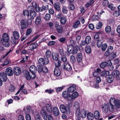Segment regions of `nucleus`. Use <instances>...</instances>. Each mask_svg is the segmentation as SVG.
<instances>
[{"instance_id":"1","label":"nucleus","mask_w":120,"mask_h":120,"mask_svg":"<svg viewBox=\"0 0 120 120\" xmlns=\"http://www.w3.org/2000/svg\"><path fill=\"white\" fill-rule=\"evenodd\" d=\"M60 109L61 112L64 113L69 114L70 112V109L69 105H65L61 104L60 105Z\"/></svg>"},{"instance_id":"2","label":"nucleus","mask_w":120,"mask_h":120,"mask_svg":"<svg viewBox=\"0 0 120 120\" xmlns=\"http://www.w3.org/2000/svg\"><path fill=\"white\" fill-rule=\"evenodd\" d=\"M67 51L70 54H74L77 52V49L76 48L74 47L73 45H69L68 46Z\"/></svg>"},{"instance_id":"3","label":"nucleus","mask_w":120,"mask_h":120,"mask_svg":"<svg viewBox=\"0 0 120 120\" xmlns=\"http://www.w3.org/2000/svg\"><path fill=\"white\" fill-rule=\"evenodd\" d=\"M41 110H44L48 113H51L52 111V107L50 104H47L42 107Z\"/></svg>"},{"instance_id":"4","label":"nucleus","mask_w":120,"mask_h":120,"mask_svg":"<svg viewBox=\"0 0 120 120\" xmlns=\"http://www.w3.org/2000/svg\"><path fill=\"white\" fill-rule=\"evenodd\" d=\"M25 76L26 79L29 80L31 79H34L36 78L35 75H33L32 74H30V72L26 71L25 72Z\"/></svg>"},{"instance_id":"5","label":"nucleus","mask_w":120,"mask_h":120,"mask_svg":"<svg viewBox=\"0 0 120 120\" xmlns=\"http://www.w3.org/2000/svg\"><path fill=\"white\" fill-rule=\"evenodd\" d=\"M108 107L109 111L110 112H115L116 110L119 108V107L120 106V104L119 106H117V107L116 106H112V105L108 103Z\"/></svg>"},{"instance_id":"6","label":"nucleus","mask_w":120,"mask_h":120,"mask_svg":"<svg viewBox=\"0 0 120 120\" xmlns=\"http://www.w3.org/2000/svg\"><path fill=\"white\" fill-rule=\"evenodd\" d=\"M71 95L67 91H64L62 93V96L64 98H66L68 101H71Z\"/></svg>"},{"instance_id":"7","label":"nucleus","mask_w":120,"mask_h":120,"mask_svg":"<svg viewBox=\"0 0 120 120\" xmlns=\"http://www.w3.org/2000/svg\"><path fill=\"white\" fill-rule=\"evenodd\" d=\"M46 60V61L45 62L44 59L42 58H41L38 60V63L39 64H40L41 65L45 64H46L49 63V60L47 59Z\"/></svg>"},{"instance_id":"8","label":"nucleus","mask_w":120,"mask_h":120,"mask_svg":"<svg viewBox=\"0 0 120 120\" xmlns=\"http://www.w3.org/2000/svg\"><path fill=\"white\" fill-rule=\"evenodd\" d=\"M53 115L55 116H58L60 115V111L58 108L56 107L53 108L52 110Z\"/></svg>"},{"instance_id":"9","label":"nucleus","mask_w":120,"mask_h":120,"mask_svg":"<svg viewBox=\"0 0 120 120\" xmlns=\"http://www.w3.org/2000/svg\"><path fill=\"white\" fill-rule=\"evenodd\" d=\"M2 40L3 41L7 42L9 41V36L6 33H3L2 35Z\"/></svg>"},{"instance_id":"10","label":"nucleus","mask_w":120,"mask_h":120,"mask_svg":"<svg viewBox=\"0 0 120 120\" xmlns=\"http://www.w3.org/2000/svg\"><path fill=\"white\" fill-rule=\"evenodd\" d=\"M6 74L8 76H11L13 75V72L12 68H7L6 70Z\"/></svg>"},{"instance_id":"11","label":"nucleus","mask_w":120,"mask_h":120,"mask_svg":"<svg viewBox=\"0 0 120 120\" xmlns=\"http://www.w3.org/2000/svg\"><path fill=\"white\" fill-rule=\"evenodd\" d=\"M40 113L44 119L46 120L48 119V116L46 112L44 110H41L40 111Z\"/></svg>"},{"instance_id":"12","label":"nucleus","mask_w":120,"mask_h":120,"mask_svg":"<svg viewBox=\"0 0 120 120\" xmlns=\"http://www.w3.org/2000/svg\"><path fill=\"white\" fill-rule=\"evenodd\" d=\"M30 71L31 74L35 75V73L37 71V68L35 66L33 65L30 66Z\"/></svg>"},{"instance_id":"13","label":"nucleus","mask_w":120,"mask_h":120,"mask_svg":"<svg viewBox=\"0 0 120 120\" xmlns=\"http://www.w3.org/2000/svg\"><path fill=\"white\" fill-rule=\"evenodd\" d=\"M76 85L74 84H72L70 85L68 88V92L72 93L74 92L76 89Z\"/></svg>"},{"instance_id":"14","label":"nucleus","mask_w":120,"mask_h":120,"mask_svg":"<svg viewBox=\"0 0 120 120\" xmlns=\"http://www.w3.org/2000/svg\"><path fill=\"white\" fill-rule=\"evenodd\" d=\"M21 72L20 69L18 67H15L14 69V74L16 75H19Z\"/></svg>"},{"instance_id":"15","label":"nucleus","mask_w":120,"mask_h":120,"mask_svg":"<svg viewBox=\"0 0 120 120\" xmlns=\"http://www.w3.org/2000/svg\"><path fill=\"white\" fill-rule=\"evenodd\" d=\"M7 75L6 73L4 72H1L0 74V78L3 79V80L4 81H6L7 79Z\"/></svg>"},{"instance_id":"16","label":"nucleus","mask_w":120,"mask_h":120,"mask_svg":"<svg viewBox=\"0 0 120 120\" xmlns=\"http://www.w3.org/2000/svg\"><path fill=\"white\" fill-rule=\"evenodd\" d=\"M76 113L77 115V120H81V118H82V115L81 113H80V110L78 109L76 111Z\"/></svg>"},{"instance_id":"17","label":"nucleus","mask_w":120,"mask_h":120,"mask_svg":"<svg viewBox=\"0 0 120 120\" xmlns=\"http://www.w3.org/2000/svg\"><path fill=\"white\" fill-rule=\"evenodd\" d=\"M26 21L25 20H23L20 22V26L21 29H23L25 28L26 27Z\"/></svg>"},{"instance_id":"18","label":"nucleus","mask_w":120,"mask_h":120,"mask_svg":"<svg viewBox=\"0 0 120 120\" xmlns=\"http://www.w3.org/2000/svg\"><path fill=\"white\" fill-rule=\"evenodd\" d=\"M101 72V69L99 68H98L94 73L93 75L94 77L98 76Z\"/></svg>"},{"instance_id":"19","label":"nucleus","mask_w":120,"mask_h":120,"mask_svg":"<svg viewBox=\"0 0 120 120\" xmlns=\"http://www.w3.org/2000/svg\"><path fill=\"white\" fill-rule=\"evenodd\" d=\"M91 38L89 36H87L84 42H83V45H85V44H88L91 41Z\"/></svg>"},{"instance_id":"20","label":"nucleus","mask_w":120,"mask_h":120,"mask_svg":"<svg viewBox=\"0 0 120 120\" xmlns=\"http://www.w3.org/2000/svg\"><path fill=\"white\" fill-rule=\"evenodd\" d=\"M13 38L16 39H18L20 37L19 34L17 31H14L13 32Z\"/></svg>"},{"instance_id":"21","label":"nucleus","mask_w":120,"mask_h":120,"mask_svg":"<svg viewBox=\"0 0 120 120\" xmlns=\"http://www.w3.org/2000/svg\"><path fill=\"white\" fill-rule=\"evenodd\" d=\"M46 60L47 59H49V58H50L51 56V52L49 50H48L46 51L45 53Z\"/></svg>"},{"instance_id":"22","label":"nucleus","mask_w":120,"mask_h":120,"mask_svg":"<svg viewBox=\"0 0 120 120\" xmlns=\"http://www.w3.org/2000/svg\"><path fill=\"white\" fill-rule=\"evenodd\" d=\"M64 66L65 68L67 71H70L72 70V67L69 64H64Z\"/></svg>"},{"instance_id":"23","label":"nucleus","mask_w":120,"mask_h":120,"mask_svg":"<svg viewBox=\"0 0 120 120\" xmlns=\"http://www.w3.org/2000/svg\"><path fill=\"white\" fill-rule=\"evenodd\" d=\"M37 46V44L36 42L34 43L29 46V49L32 50L35 49Z\"/></svg>"},{"instance_id":"24","label":"nucleus","mask_w":120,"mask_h":120,"mask_svg":"<svg viewBox=\"0 0 120 120\" xmlns=\"http://www.w3.org/2000/svg\"><path fill=\"white\" fill-rule=\"evenodd\" d=\"M82 54L80 53H79L77 54V61L79 63H80L82 60Z\"/></svg>"},{"instance_id":"25","label":"nucleus","mask_w":120,"mask_h":120,"mask_svg":"<svg viewBox=\"0 0 120 120\" xmlns=\"http://www.w3.org/2000/svg\"><path fill=\"white\" fill-rule=\"evenodd\" d=\"M78 96V93L77 92H75L72 93L71 95V101L72 99H75Z\"/></svg>"},{"instance_id":"26","label":"nucleus","mask_w":120,"mask_h":120,"mask_svg":"<svg viewBox=\"0 0 120 120\" xmlns=\"http://www.w3.org/2000/svg\"><path fill=\"white\" fill-rule=\"evenodd\" d=\"M85 50L86 52L88 54L90 53L91 52V48L89 45H88L85 46Z\"/></svg>"},{"instance_id":"27","label":"nucleus","mask_w":120,"mask_h":120,"mask_svg":"<svg viewBox=\"0 0 120 120\" xmlns=\"http://www.w3.org/2000/svg\"><path fill=\"white\" fill-rule=\"evenodd\" d=\"M60 69L58 68H55V69L54 71V73L56 76H59L60 75Z\"/></svg>"},{"instance_id":"28","label":"nucleus","mask_w":120,"mask_h":120,"mask_svg":"<svg viewBox=\"0 0 120 120\" xmlns=\"http://www.w3.org/2000/svg\"><path fill=\"white\" fill-rule=\"evenodd\" d=\"M108 104L106 105L104 104V106L102 107V110L105 113H107L109 111Z\"/></svg>"},{"instance_id":"29","label":"nucleus","mask_w":120,"mask_h":120,"mask_svg":"<svg viewBox=\"0 0 120 120\" xmlns=\"http://www.w3.org/2000/svg\"><path fill=\"white\" fill-rule=\"evenodd\" d=\"M94 117L96 119H98L100 116V114L98 111L96 110L94 113Z\"/></svg>"},{"instance_id":"30","label":"nucleus","mask_w":120,"mask_h":120,"mask_svg":"<svg viewBox=\"0 0 120 120\" xmlns=\"http://www.w3.org/2000/svg\"><path fill=\"white\" fill-rule=\"evenodd\" d=\"M87 117L88 120H93L94 117L93 114L91 112H89L87 115Z\"/></svg>"},{"instance_id":"31","label":"nucleus","mask_w":120,"mask_h":120,"mask_svg":"<svg viewBox=\"0 0 120 120\" xmlns=\"http://www.w3.org/2000/svg\"><path fill=\"white\" fill-rule=\"evenodd\" d=\"M109 61L108 62H103L101 63L100 64V67L102 68L108 66L109 64Z\"/></svg>"},{"instance_id":"32","label":"nucleus","mask_w":120,"mask_h":120,"mask_svg":"<svg viewBox=\"0 0 120 120\" xmlns=\"http://www.w3.org/2000/svg\"><path fill=\"white\" fill-rule=\"evenodd\" d=\"M114 76H112L111 74L108 76V82L109 83L112 82L114 79Z\"/></svg>"},{"instance_id":"33","label":"nucleus","mask_w":120,"mask_h":120,"mask_svg":"<svg viewBox=\"0 0 120 120\" xmlns=\"http://www.w3.org/2000/svg\"><path fill=\"white\" fill-rule=\"evenodd\" d=\"M40 11H42L49 8V6L47 4L46 5L45 4V5H43L42 7H40Z\"/></svg>"},{"instance_id":"34","label":"nucleus","mask_w":120,"mask_h":120,"mask_svg":"<svg viewBox=\"0 0 120 120\" xmlns=\"http://www.w3.org/2000/svg\"><path fill=\"white\" fill-rule=\"evenodd\" d=\"M109 74V72L108 71H104L102 72L101 71V75L103 76H106L108 75Z\"/></svg>"},{"instance_id":"35","label":"nucleus","mask_w":120,"mask_h":120,"mask_svg":"<svg viewBox=\"0 0 120 120\" xmlns=\"http://www.w3.org/2000/svg\"><path fill=\"white\" fill-rule=\"evenodd\" d=\"M20 92L21 94H25L26 93L27 91L25 89H19V90L15 94V95H16L18 94Z\"/></svg>"},{"instance_id":"36","label":"nucleus","mask_w":120,"mask_h":120,"mask_svg":"<svg viewBox=\"0 0 120 120\" xmlns=\"http://www.w3.org/2000/svg\"><path fill=\"white\" fill-rule=\"evenodd\" d=\"M31 109V108L30 107H25L23 109L26 114H28L30 113Z\"/></svg>"},{"instance_id":"37","label":"nucleus","mask_w":120,"mask_h":120,"mask_svg":"<svg viewBox=\"0 0 120 120\" xmlns=\"http://www.w3.org/2000/svg\"><path fill=\"white\" fill-rule=\"evenodd\" d=\"M94 2L93 0H91L88 2L85 5V7L87 8L90 6L91 5L93 4Z\"/></svg>"},{"instance_id":"38","label":"nucleus","mask_w":120,"mask_h":120,"mask_svg":"<svg viewBox=\"0 0 120 120\" xmlns=\"http://www.w3.org/2000/svg\"><path fill=\"white\" fill-rule=\"evenodd\" d=\"M119 73V71L117 70L113 71L111 73V75L114 76V77L117 76V75Z\"/></svg>"},{"instance_id":"39","label":"nucleus","mask_w":120,"mask_h":120,"mask_svg":"<svg viewBox=\"0 0 120 120\" xmlns=\"http://www.w3.org/2000/svg\"><path fill=\"white\" fill-rule=\"evenodd\" d=\"M59 3H54V7L55 9L56 10L59 11L60 9Z\"/></svg>"},{"instance_id":"40","label":"nucleus","mask_w":120,"mask_h":120,"mask_svg":"<svg viewBox=\"0 0 120 120\" xmlns=\"http://www.w3.org/2000/svg\"><path fill=\"white\" fill-rule=\"evenodd\" d=\"M102 23L101 22H99L98 23H97L96 25V28L97 29H100L102 26Z\"/></svg>"},{"instance_id":"41","label":"nucleus","mask_w":120,"mask_h":120,"mask_svg":"<svg viewBox=\"0 0 120 120\" xmlns=\"http://www.w3.org/2000/svg\"><path fill=\"white\" fill-rule=\"evenodd\" d=\"M32 4L33 7H32V6H30L29 7H28L29 9H34V7L35 8V7H36V6H38L37 5V4L35 2H33L32 3Z\"/></svg>"},{"instance_id":"42","label":"nucleus","mask_w":120,"mask_h":120,"mask_svg":"<svg viewBox=\"0 0 120 120\" xmlns=\"http://www.w3.org/2000/svg\"><path fill=\"white\" fill-rule=\"evenodd\" d=\"M52 56L54 60L57 61L58 60L59 56L56 54H52Z\"/></svg>"},{"instance_id":"43","label":"nucleus","mask_w":120,"mask_h":120,"mask_svg":"<svg viewBox=\"0 0 120 120\" xmlns=\"http://www.w3.org/2000/svg\"><path fill=\"white\" fill-rule=\"evenodd\" d=\"M38 71L39 73H42V69L43 67L39 65H38L37 66Z\"/></svg>"},{"instance_id":"44","label":"nucleus","mask_w":120,"mask_h":120,"mask_svg":"<svg viewBox=\"0 0 120 120\" xmlns=\"http://www.w3.org/2000/svg\"><path fill=\"white\" fill-rule=\"evenodd\" d=\"M66 21V18L64 17L61 18L60 20V22L61 24H64L65 23Z\"/></svg>"},{"instance_id":"45","label":"nucleus","mask_w":120,"mask_h":120,"mask_svg":"<svg viewBox=\"0 0 120 120\" xmlns=\"http://www.w3.org/2000/svg\"><path fill=\"white\" fill-rule=\"evenodd\" d=\"M92 21L98 20L99 19V17L98 15H93L92 17Z\"/></svg>"},{"instance_id":"46","label":"nucleus","mask_w":120,"mask_h":120,"mask_svg":"<svg viewBox=\"0 0 120 120\" xmlns=\"http://www.w3.org/2000/svg\"><path fill=\"white\" fill-rule=\"evenodd\" d=\"M56 30L59 33H61L63 31V27L61 26H60L58 28H56Z\"/></svg>"},{"instance_id":"47","label":"nucleus","mask_w":120,"mask_h":120,"mask_svg":"<svg viewBox=\"0 0 120 120\" xmlns=\"http://www.w3.org/2000/svg\"><path fill=\"white\" fill-rule=\"evenodd\" d=\"M41 18L39 16H37L35 21L36 24H39L41 22Z\"/></svg>"},{"instance_id":"48","label":"nucleus","mask_w":120,"mask_h":120,"mask_svg":"<svg viewBox=\"0 0 120 120\" xmlns=\"http://www.w3.org/2000/svg\"><path fill=\"white\" fill-rule=\"evenodd\" d=\"M97 46L98 48L100 47L102 45V42L101 41L99 40L97 41Z\"/></svg>"},{"instance_id":"49","label":"nucleus","mask_w":120,"mask_h":120,"mask_svg":"<svg viewBox=\"0 0 120 120\" xmlns=\"http://www.w3.org/2000/svg\"><path fill=\"white\" fill-rule=\"evenodd\" d=\"M111 27L109 26H107L105 29V31L107 33H109L111 31Z\"/></svg>"},{"instance_id":"50","label":"nucleus","mask_w":120,"mask_h":120,"mask_svg":"<svg viewBox=\"0 0 120 120\" xmlns=\"http://www.w3.org/2000/svg\"><path fill=\"white\" fill-rule=\"evenodd\" d=\"M64 52L63 49H59V56H60V55L61 56L64 55Z\"/></svg>"},{"instance_id":"51","label":"nucleus","mask_w":120,"mask_h":120,"mask_svg":"<svg viewBox=\"0 0 120 120\" xmlns=\"http://www.w3.org/2000/svg\"><path fill=\"white\" fill-rule=\"evenodd\" d=\"M80 23V22L79 21H77L74 24L73 26V27L75 28H76L78 27Z\"/></svg>"},{"instance_id":"52","label":"nucleus","mask_w":120,"mask_h":120,"mask_svg":"<svg viewBox=\"0 0 120 120\" xmlns=\"http://www.w3.org/2000/svg\"><path fill=\"white\" fill-rule=\"evenodd\" d=\"M107 48V45L106 44H103L102 46L101 49L103 51H105Z\"/></svg>"},{"instance_id":"53","label":"nucleus","mask_w":120,"mask_h":120,"mask_svg":"<svg viewBox=\"0 0 120 120\" xmlns=\"http://www.w3.org/2000/svg\"><path fill=\"white\" fill-rule=\"evenodd\" d=\"M18 39H16L13 37H11V42L12 44H15L16 43V41Z\"/></svg>"},{"instance_id":"54","label":"nucleus","mask_w":120,"mask_h":120,"mask_svg":"<svg viewBox=\"0 0 120 120\" xmlns=\"http://www.w3.org/2000/svg\"><path fill=\"white\" fill-rule=\"evenodd\" d=\"M42 71V73L43 72L44 73H46L48 72V70L46 67L44 66L43 67Z\"/></svg>"},{"instance_id":"55","label":"nucleus","mask_w":120,"mask_h":120,"mask_svg":"<svg viewBox=\"0 0 120 120\" xmlns=\"http://www.w3.org/2000/svg\"><path fill=\"white\" fill-rule=\"evenodd\" d=\"M59 58H61V60L64 62H66L67 61L66 57L64 55L62 56H60Z\"/></svg>"},{"instance_id":"56","label":"nucleus","mask_w":120,"mask_h":120,"mask_svg":"<svg viewBox=\"0 0 120 120\" xmlns=\"http://www.w3.org/2000/svg\"><path fill=\"white\" fill-rule=\"evenodd\" d=\"M2 44L3 46L7 47H9L10 45V44L8 43V42H5L3 41L2 42Z\"/></svg>"},{"instance_id":"57","label":"nucleus","mask_w":120,"mask_h":120,"mask_svg":"<svg viewBox=\"0 0 120 120\" xmlns=\"http://www.w3.org/2000/svg\"><path fill=\"white\" fill-rule=\"evenodd\" d=\"M108 7L111 9L112 10H114L115 8V7L112 4H110L108 6Z\"/></svg>"},{"instance_id":"58","label":"nucleus","mask_w":120,"mask_h":120,"mask_svg":"<svg viewBox=\"0 0 120 120\" xmlns=\"http://www.w3.org/2000/svg\"><path fill=\"white\" fill-rule=\"evenodd\" d=\"M83 114H84V115H83V118H85L86 115L88 114L89 112L87 110H85L84 111L83 110Z\"/></svg>"},{"instance_id":"59","label":"nucleus","mask_w":120,"mask_h":120,"mask_svg":"<svg viewBox=\"0 0 120 120\" xmlns=\"http://www.w3.org/2000/svg\"><path fill=\"white\" fill-rule=\"evenodd\" d=\"M112 64L110 62L109 64V65H108V67L109 70L110 71L112 70L114 68V67L112 65Z\"/></svg>"},{"instance_id":"60","label":"nucleus","mask_w":120,"mask_h":120,"mask_svg":"<svg viewBox=\"0 0 120 120\" xmlns=\"http://www.w3.org/2000/svg\"><path fill=\"white\" fill-rule=\"evenodd\" d=\"M63 88L64 87L63 86L56 88V92L58 93L61 91L63 89Z\"/></svg>"},{"instance_id":"61","label":"nucleus","mask_w":120,"mask_h":120,"mask_svg":"<svg viewBox=\"0 0 120 120\" xmlns=\"http://www.w3.org/2000/svg\"><path fill=\"white\" fill-rule=\"evenodd\" d=\"M55 42L54 41H49L47 43V45L49 46H51L55 44Z\"/></svg>"},{"instance_id":"62","label":"nucleus","mask_w":120,"mask_h":120,"mask_svg":"<svg viewBox=\"0 0 120 120\" xmlns=\"http://www.w3.org/2000/svg\"><path fill=\"white\" fill-rule=\"evenodd\" d=\"M61 65V61H58V62L55 64V66L56 67V68H58Z\"/></svg>"},{"instance_id":"63","label":"nucleus","mask_w":120,"mask_h":120,"mask_svg":"<svg viewBox=\"0 0 120 120\" xmlns=\"http://www.w3.org/2000/svg\"><path fill=\"white\" fill-rule=\"evenodd\" d=\"M32 31V29L29 28L27 29L26 32V35H28L31 34Z\"/></svg>"},{"instance_id":"64","label":"nucleus","mask_w":120,"mask_h":120,"mask_svg":"<svg viewBox=\"0 0 120 120\" xmlns=\"http://www.w3.org/2000/svg\"><path fill=\"white\" fill-rule=\"evenodd\" d=\"M54 91L53 89H47L46 90L45 92L49 94H51L54 92Z\"/></svg>"}]
</instances>
